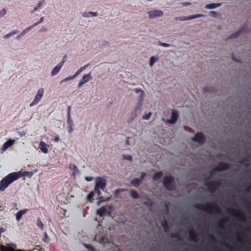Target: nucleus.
<instances>
[{
	"mask_svg": "<svg viewBox=\"0 0 251 251\" xmlns=\"http://www.w3.org/2000/svg\"><path fill=\"white\" fill-rule=\"evenodd\" d=\"M31 174V172L26 171H19L18 172L10 173L7 176L3 177L0 181V191H4L9 184L20 177L27 176L28 175Z\"/></svg>",
	"mask_w": 251,
	"mask_h": 251,
	"instance_id": "1",
	"label": "nucleus"
},
{
	"mask_svg": "<svg viewBox=\"0 0 251 251\" xmlns=\"http://www.w3.org/2000/svg\"><path fill=\"white\" fill-rule=\"evenodd\" d=\"M196 209L206 211L208 213L221 214L222 211L220 207L215 203L202 204L196 203L194 205Z\"/></svg>",
	"mask_w": 251,
	"mask_h": 251,
	"instance_id": "2",
	"label": "nucleus"
},
{
	"mask_svg": "<svg viewBox=\"0 0 251 251\" xmlns=\"http://www.w3.org/2000/svg\"><path fill=\"white\" fill-rule=\"evenodd\" d=\"M163 186L168 190H174L176 186L174 182V177L171 176H165L163 180Z\"/></svg>",
	"mask_w": 251,
	"mask_h": 251,
	"instance_id": "3",
	"label": "nucleus"
},
{
	"mask_svg": "<svg viewBox=\"0 0 251 251\" xmlns=\"http://www.w3.org/2000/svg\"><path fill=\"white\" fill-rule=\"evenodd\" d=\"M221 184V180H214L209 182H205L204 183V185L207 188L208 191L212 193L215 192Z\"/></svg>",
	"mask_w": 251,
	"mask_h": 251,
	"instance_id": "4",
	"label": "nucleus"
},
{
	"mask_svg": "<svg viewBox=\"0 0 251 251\" xmlns=\"http://www.w3.org/2000/svg\"><path fill=\"white\" fill-rule=\"evenodd\" d=\"M106 180L104 178L102 177H96L95 187L104 190L106 186Z\"/></svg>",
	"mask_w": 251,
	"mask_h": 251,
	"instance_id": "5",
	"label": "nucleus"
},
{
	"mask_svg": "<svg viewBox=\"0 0 251 251\" xmlns=\"http://www.w3.org/2000/svg\"><path fill=\"white\" fill-rule=\"evenodd\" d=\"M44 92V90L43 88H41L38 90V92L35 95L34 100H33L32 102L30 104V107L37 104L40 101L42 97L43 96Z\"/></svg>",
	"mask_w": 251,
	"mask_h": 251,
	"instance_id": "6",
	"label": "nucleus"
},
{
	"mask_svg": "<svg viewBox=\"0 0 251 251\" xmlns=\"http://www.w3.org/2000/svg\"><path fill=\"white\" fill-rule=\"evenodd\" d=\"M230 165L227 163L221 162L218 163L217 166L214 169V172H222L227 170L229 169Z\"/></svg>",
	"mask_w": 251,
	"mask_h": 251,
	"instance_id": "7",
	"label": "nucleus"
},
{
	"mask_svg": "<svg viewBox=\"0 0 251 251\" xmlns=\"http://www.w3.org/2000/svg\"><path fill=\"white\" fill-rule=\"evenodd\" d=\"M192 140L201 145L205 142V137L202 132H198L192 138Z\"/></svg>",
	"mask_w": 251,
	"mask_h": 251,
	"instance_id": "8",
	"label": "nucleus"
},
{
	"mask_svg": "<svg viewBox=\"0 0 251 251\" xmlns=\"http://www.w3.org/2000/svg\"><path fill=\"white\" fill-rule=\"evenodd\" d=\"M204 16V15L202 14H197V15H191L188 17H185V16H181L179 17H176L175 18V20L176 21H187V20H192L195 18L202 17Z\"/></svg>",
	"mask_w": 251,
	"mask_h": 251,
	"instance_id": "9",
	"label": "nucleus"
},
{
	"mask_svg": "<svg viewBox=\"0 0 251 251\" xmlns=\"http://www.w3.org/2000/svg\"><path fill=\"white\" fill-rule=\"evenodd\" d=\"M92 78V77L91 73L84 75L78 84V87L80 88L83 84L88 82Z\"/></svg>",
	"mask_w": 251,
	"mask_h": 251,
	"instance_id": "10",
	"label": "nucleus"
},
{
	"mask_svg": "<svg viewBox=\"0 0 251 251\" xmlns=\"http://www.w3.org/2000/svg\"><path fill=\"white\" fill-rule=\"evenodd\" d=\"M100 189L98 188H97V187H95L94 191H93L94 192V194L96 193L97 194V195L99 196V198H98L99 200V201L98 202L99 204L100 203L107 201L110 200V198H104V197L101 196H100L101 192L100 191Z\"/></svg>",
	"mask_w": 251,
	"mask_h": 251,
	"instance_id": "11",
	"label": "nucleus"
},
{
	"mask_svg": "<svg viewBox=\"0 0 251 251\" xmlns=\"http://www.w3.org/2000/svg\"><path fill=\"white\" fill-rule=\"evenodd\" d=\"M148 14L150 18H154L162 16L163 15V12L160 10H154L148 12Z\"/></svg>",
	"mask_w": 251,
	"mask_h": 251,
	"instance_id": "12",
	"label": "nucleus"
},
{
	"mask_svg": "<svg viewBox=\"0 0 251 251\" xmlns=\"http://www.w3.org/2000/svg\"><path fill=\"white\" fill-rule=\"evenodd\" d=\"M64 63V61H61L59 62L54 68L52 69L51 72V75L52 76L57 75L61 70L62 66Z\"/></svg>",
	"mask_w": 251,
	"mask_h": 251,
	"instance_id": "13",
	"label": "nucleus"
},
{
	"mask_svg": "<svg viewBox=\"0 0 251 251\" xmlns=\"http://www.w3.org/2000/svg\"><path fill=\"white\" fill-rule=\"evenodd\" d=\"M229 212L231 215L238 218L241 221H245L246 220L245 216L239 212H237L235 210H229Z\"/></svg>",
	"mask_w": 251,
	"mask_h": 251,
	"instance_id": "14",
	"label": "nucleus"
},
{
	"mask_svg": "<svg viewBox=\"0 0 251 251\" xmlns=\"http://www.w3.org/2000/svg\"><path fill=\"white\" fill-rule=\"evenodd\" d=\"M178 118V114L177 112L175 110H173L171 114V118L167 121L168 123L171 124H174L176 123Z\"/></svg>",
	"mask_w": 251,
	"mask_h": 251,
	"instance_id": "15",
	"label": "nucleus"
},
{
	"mask_svg": "<svg viewBox=\"0 0 251 251\" xmlns=\"http://www.w3.org/2000/svg\"><path fill=\"white\" fill-rule=\"evenodd\" d=\"M141 106L142 103L140 102L136 106L135 108L131 113V119L128 121V123L131 122L133 120V119L137 116L138 112L140 111L141 108Z\"/></svg>",
	"mask_w": 251,
	"mask_h": 251,
	"instance_id": "16",
	"label": "nucleus"
},
{
	"mask_svg": "<svg viewBox=\"0 0 251 251\" xmlns=\"http://www.w3.org/2000/svg\"><path fill=\"white\" fill-rule=\"evenodd\" d=\"M48 145L43 141H41L39 144V148L44 153L48 152Z\"/></svg>",
	"mask_w": 251,
	"mask_h": 251,
	"instance_id": "17",
	"label": "nucleus"
},
{
	"mask_svg": "<svg viewBox=\"0 0 251 251\" xmlns=\"http://www.w3.org/2000/svg\"><path fill=\"white\" fill-rule=\"evenodd\" d=\"M189 236L190 239L194 242H197V234L196 233L194 229H191L189 232Z\"/></svg>",
	"mask_w": 251,
	"mask_h": 251,
	"instance_id": "18",
	"label": "nucleus"
},
{
	"mask_svg": "<svg viewBox=\"0 0 251 251\" xmlns=\"http://www.w3.org/2000/svg\"><path fill=\"white\" fill-rule=\"evenodd\" d=\"M14 142H15V140H12V139L8 140L3 145V146L2 148V150L3 151H5L7 149H8V148L12 146L13 145V144L14 143Z\"/></svg>",
	"mask_w": 251,
	"mask_h": 251,
	"instance_id": "19",
	"label": "nucleus"
},
{
	"mask_svg": "<svg viewBox=\"0 0 251 251\" xmlns=\"http://www.w3.org/2000/svg\"><path fill=\"white\" fill-rule=\"evenodd\" d=\"M28 211V209H25L21 210H20L18 211L16 215V219L17 221H19L22 217L23 215L25 214L27 211Z\"/></svg>",
	"mask_w": 251,
	"mask_h": 251,
	"instance_id": "20",
	"label": "nucleus"
},
{
	"mask_svg": "<svg viewBox=\"0 0 251 251\" xmlns=\"http://www.w3.org/2000/svg\"><path fill=\"white\" fill-rule=\"evenodd\" d=\"M106 212L105 208L104 207H101L97 210V214L102 217Z\"/></svg>",
	"mask_w": 251,
	"mask_h": 251,
	"instance_id": "21",
	"label": "nucleus"
},
{
	"mask_svg": "<svg viewBox=\"0 0 251 251\" xmlns=\"http://www.w3.org/2000/svg\"><path fill=\"white\" fill-rule=\"evenodd\" d=\"M221 5V3H210L208 4H206L205 6V8L206 9H214L216 7H219Z\"/></svg>",
	"mask_w": 251,
	"mask_h": 251,
	"instance_id": "22",
	"label": "nucleus"
},
{
	"mask_svg": "<svg viewBox=\"0 0 251 251\" xmlns=\"http://www.w3.org/2000/svg\"><path fill=\"white\" fill-rule=\"evenodd\" d=\"M141 182V179L138 178L132 179L131 181V184L135 187H138Z\"/></svg>",
	"mask_w": 251,
	"mask_h": 251,
	"instance_id": "23",
	"label": "nucleus"
},
{
	"mask_svg": "<svg viewBox=\"0 0 251 251\" xmlns=\"http://www.w3.org/2000/svg\"><path fill=\"white\" fill-rule=\"evenodd\" d=\"M163 176V173L162 172H159L155 173L153 176L152 178L154 180H158L161 179Z\"/></svg>",
	"mask_w": 251,
	"mask_h": 251,
	"instance_id": "24",
	"label": "nucleus"
},
{
	"mask_svg": "<svg viewBox=\"0 0 251 251\" xmlns=\"http://www.w3.org/2000/svg\"><path fill=\"white\" fill-rule=\"evenodd\" d=\"M161 225L164 229V232H166L169 230V225L166 220H164L161 223Z\"/></svg>",
	"mask_w": 251,
	"mask_h": 251,
	"instance_id": "25",
	"label": "nucleus"
},
{
	"mask_svg": "<svg viewBox=\"0 0 251 251\" xmlns=\"http://www.w3.org/2000/svg\"><path fill=\"white\" fill-rule=\"evenodd\" d=\"M89 66V64L85 65L81 68H80L74 74V76L76 77L80 73H81L84 69L87 68L88 66Z\"/></svg>",
	"mask_w": 251,
	"mask_h": 251,
	"instance_id": "26",
	"label": "nucleus"
},
{
	"mask_svg": "<svg viewBox=\"0 0 251 251\" xmlns=\"http://www.w3.org/2000/svg\"><path fill=\"white\" fill-rule=\"evenodd\" d=\"M69 169L72 171H73L74 172L73 173V175H75L76 172L77 171V168L75 165L71 164L69 165Z\"/></svg>",
	"mask_w": 251,
	"mask_h": 251,
	"instance_id": "27",
	"label": "nucleus"
},
{
	"mask_svg": "<svg viewBox=\"0 0 251 251\" xmlns=\"http://www.w3.org/2000/svg\"><path fill=\"white\" fill-rule=\"evenodd\" d=\"M18 31L17 30H14V31L9 33L8 34L5 35L3 37L4 39H8L11 36L18 33Z\"/></svg>",
	"mask_w": 251,
	"mask_h": 251,
	"instance_id": "28",
	"label": "nucleus"
},
{
	"mask_svg": "<svg viewBox=\"0 0 251 251\" xmlns=\"http://www.w3.org/2000/svg\"><path fill=\"white\" fill-rule=\"evenodd\" d=\"M130 196L131 197L135 199L138 198V194L135 190H131L130 191Z\"/></svg>",
	"mask_w": 251,
	"mask_h": 251,
	"instance_id": "29",
	"label": "nucleus"
},
{
	"mask_svg": "<svg viewBox=\"0 0 251 251\" xmlns=\"http://www.w3.org/2000/svg\"><path fill=\"white\" fill-rule=\"evenodd\" d=\"M242 32V29H240L238 31H237L236 33H233L228 38H236L238 37V36L240 34V33Z\"/></svg>",
	"mask_w": 251,
	"mask_h": 251,
	"instance_id": "30",
	"label": "nucleus"
},
{
	"mask_svg": "<svg viewBox=\"0 0 251 251\" xmlns=\"http://www.w3.org/2000/svg\"><path fill=\"white\" fill-rule=\"evenodd\" d=\"M95 194H94V192H91L87 196V200L90 201V202H92L94 199H93V197L94 196Z\"/></svg>",
	"mask_w": 251,
	"mask_h": 251,
	"instance_id": "31",
	"label": "nucleus"
},
{
	"mask_svg": "<svg viewBox=\"0 0 251 251\" xmlns=\"http://www.w3.org/2000/svg\"><path fill=\"white\" fill-rule=\"evenodd\" d=\"M37 226L38 227H39L41 229H43L44 224L40 219H37Z\"/></svg>",
	"mask_w": 251,
	"mask_h": 251,
	"instance_id": "32",
	"label": "nucleus"
},
{
	"mask_svg": "<svg viewBox=\"0 0 251 251\" xmlns=\"http://www.w3.org/2000/svg\"><path fill=\"white\" fill-rule=\"evenodd\" d=\"M170 236H171V238H176L178 240H181V239L180 238V236L177 233H173L171 234Z\"/></svg>",
	"mask_w": 251,
	"mask_h": 251,
	"instance_id": "33",
	"label": "nucleus"
},
{
	"mask_svg": "<svg viewBox=\"0 0 251 251\" xmlns=\"http://www.w3.org/2000/svg\"><path fill=\"white\" fill-rule=\"evenodd\" d=\"M227 219H224L218 222V226L220 227L223 228L224 227V224L226 222Z\"/></svg>",
	"mask_w": 251,
	"mask_h": 251,
	"instance_id": "34",
	"label": "nucleus"
},
{
	"mask_svg": "<svg viewBox=\"0 0 251 251\" xmlns=\"http://www.w3.org/2000/svg\"><path fill=\"white\" fill-rule=\"evenodd\" d=\"M84 246L88 249L89 251H96L95 249L90 245L84 244Z\"/></svg>",
	"mask_w": 251,
	"mask_h": 251,
	"instance_id": "35",
	"label": "nucleus"
},
{
	"mask_svg": "<svg viewBox=\"0 0 251 251\" xmlns=\"http://www.w3.org/2000/svg\"><path fill=\"white\" fill-rule=\"evenodd\" d=\"M156 58L154 56H151L150 60V65L152 66L155 63Z\"/></svg>",
	"mask_w": 251,
	"mask_h": 251,
	"instance_id": "36",
	"label": "nucleus"
},
{
	"mask_svg": "<svg viewBox=\"0 0 251 251\" xmlns=\"http://www.w3.org/2000/svg\"><path fill=\"white\" fill-rule=\"evenodd\" d=\"M75 78V76H74V75H72V76H69L67 77L66 78H64V79H63L61 81V83L63 82L71 80L72 79H73Z\"/></svg>",
	"mask_w": 251,
	"mask_h": 251,
	"instance_id": "37",
	"label": "nucleus"
},
{
	"mask_svg": "<svg viewBox=\"0 0 251 251\" xmlns=\"http://www.w3.org/2000/svg\"><path fill=\"white\" fill-rule=\"evenodd\" d=\"M67 123L69 125V126H73V122L71 120V116H70V117H67Z\"/></svg>",
	"mask_w": 251,
	"mask_h": 251,
	"instance_id": "38",
	"label": "nucleus"
},
{
	"mask_svg": "<svg viewBox=\"0 0 251 251\" xmlns=\"http://www.w3.org/2000/svg\"><path fill=\"white\" fill-rule=\"evenodd\" d=\"M50 239L48 236V234L46 232H45L44 233V238L43 241L45 242H49Z\"/></svg>",
	"mask_w": 251,
	"mask_h": 251,
	"instance_id": "39",
	"label": "nucleus"
},
{
	"mask_svg": "<svg viewBox=\"0 0 251 251\" xmlns=\"http://www.w3.org/2000/svg\"><path fill=\"white\" fill-rule=\"evenodd\" d=\"M151 115V113L150 112L143 116V119L144 120H149Z\"/></svg>",
	"mask_w": 251,
	"mask_h": 251,
	"instance_id": "40",
	"label": "nucleus"
},
{
	"mask_svg": "<svg viewBox=\"0 0 251 251\" xmlns=\"http://www.w3.org/2000/svg\"><path fill=\"white\" fill-rule=\"evenodd\" d=\"M36 26V25H34V24H33V25H31L29 26V27L26 28L25 30H24V32H28L30 29H31L32 28H33L34 27Z\"/></svg>",
	"mask_w": 251,
	"mask_h": 251,
	"instance_id": "41",
	"label": "nucleus"
},
{
	"mask_svg": "<svg viewBox=\"0 0 251 251\" xmlns=\"http://www.w3.org/2000/svg\"><path fill=\"white\" fill-rule=\"evenodd\" d=\"M123 158L125 160H132V156L131 155H123Z\"/></svg>",
	"mask_w": 251,
	"mask_h": 251,
	"instance_id": "42",
	"label": "nucleus"
},
{
	"mask_svg": "<svg viewBox=\"0 0 251 251\" xmlns=\"http://www.w3.org/2000/svg\"><path fill=\"white\" fill-rule=\"evenodd\" d=\"M209 15L212 17H216L217 15V13L215 11H211L209 12Z\"/></svg>",
	"mask_w": 251,
	"mask_h": 251,
	"instance_id": "43",
	"label": "nucleus"
},
{
	"mask_svg": "<svg viewBox=\"0 0 251 251\" xmlns=\"http://www.w3.org/2000/svg\"><path fill=\"white\" fill-rule=\"evenodd\" d=\"M90 13H91V11L88 12H84L82 14V16L84 17H91V15Z\"/></svg>",
	"mask_w": 251,
	"mask_h": 251,
	"instance_id": "44",
	"label": "nucleus"
},
{
	"mask_svg": "<svg viewBox=\"0 0 251 251\" xmlns=\"http://www.w3.org/2000/svg\"><path fill=\"white\" fill-rule=\"evenodd\" d=\"M44 17H42L38 22L34 23V25L36 26V25H38L39 24H41V23H42L44 21Z\"/></svg>",
	"mask_w": 251,
	"mask_h": 251,
	"instance_id": "45",
	"label": "nucleus"
},
{
	"mask_svg": "<svg viewBox=\"0 0 251 251\" xmlns=\"http://www.w3.org/2000/svg\"><path fill=\"white\" fill-rule=\"evenodd\" d=\"M45 3V0H42L39 2L37 6L39 8H40Z\"/></svg>",
	"mask_w": 251,
	"mask_h": 251,
	"instance_id": "46",
	"label": "nucleus"
},
{
	"mask_svg": "<svg viewBox=\"0 0 251 251\" xmlns=\"http://www.w3.org/2000/svg\"><path fill=\"white\" fill-rule=\"evenodd\" d=\"M71 106H68L67 107V117H70V116H71Z\"/></svg>",
	"mask_w": 251,
	"mask_h": 251,
	"instance_id": "47",
	"label": "nucleus"
},
{
	"mask_svg": "<svg viewBox=\"0 0 251 251\" xmlns=\"http://www.w3.org/2000/svg\"><path fill=\"white\" fill-rule=\"evenodd\" d=\"M144 205H146L149 206H151L152 205V201L150 200L149 201L144 202Z\"/></svg>",
	"mask_w": 251,
	"mask_h": 251,
	"instance_id": "48",
	"label": "nucleus"
},
{
	"mask_svg": "<svg viewBox=\"0 0 251 251\" xmlns=\"http://www.w3.org/2000/svg\"><path fill=\"white\" fill-rule=\"evenodd\" d=\"M6 14V10L5 9H3L2 10L0 11V17H2L5 15Z\"/></svg>",
	"mask_w": 251,
	"mask_h": 251,
	"instance_id": "49",
	"label": "nucleus"
},
{
	"mask_svg": "<svg viewBox=\"0 0 251 251\" xmlns=\"http://www.w3.org/2000/svg\"><path fill=\"white\" fill-rule=\"evenodd\" d=\"M146 175V173H144V172H143L141 174L140 178L139 179H141V181H142L143 179L145 177Z\"/></svg>",
	"mask_w": 251,
	"mask_h": 251,
	"instance_id": "50",
	"label": "nucleus"
},
{
	"mask_svg": "<svg viewBox=\"0 0 251 251\" xmlns=\"http://www.w3.org/2000/svg\"><path fill=\"white\" fill-rule=\"evenodd\" d=\"M159 45L161 46H163L164 47H170V45L167 43H159Z\"/></svg>",
	"mask_w": 251,
	"mask_h": 251,
	"instance_id": "51",
	"label": "nucleus"
},
{
	"mask_svg": "<svg viewBox=\"0 0 251 251\" xmlns=\"http://www.w3.org/2000/svg\"><path fill=\"white\" fill-rule=\"evenodd\" d=\"M85 179L87 181H91L93 179L92 177L86 176L85 177Z\"/></svg>",
	"mask_w": 251,
	"mask_h": 251,
	"instance_id": "52",
	"label": "nucleus"
},
{
	"mask_svg": "<svg viewBox=\"0 0 251 251\" xmlns=\"http://www.w3.org/2000/svg\"><path fill=\"white\" fill-rule=\"evenodd\" d=\"M209 238L211 241H212V242L215 241V238L214 237V236L213 235H209Z\"/></svg>",
	"mask_w": 251,
	"mask_h": 251,
	"instance_id": "53",
	"label": "nucleus"
},
{
	"mask_svg": "<svg viewBox=\"0 0 251 251\" xmlns=\"http://www.w3.org/2000/svg\"><path fill=\"white\" fill-rule=\"evenodd\" d=\"M90 14L91 15V17H95L98 16V13L97 12H91Z\"/></svg>",
	"mask_w": 251,
	"mask_h": 251,
	"instance_id": "54",
	"label": "nucleus"
},
{
	"mask_svg": "<svg viewBox=\"0 0 251 251\" xmlns=\"http://www.w3.org/2000/svg\"><path fill=\"white\" fill-rule=\"evenodd\" d=\"M47 31V28H45V27H42V28H41L39 30V32H44V31Z\"/></svg>",
	"mask_w": 251,
	"mask_h": 251,
	"instance_id": "55",
	"label": "nucleus"
},
{
	"mask_svg": "<svg viewBox=\"0 0 251 251\" xmlns=\"http://www.w3.org/2000/svg\"><path fill=\"white\" fill-rule=\"evenodd\" d=\"M38 9H39V8L36 6V7H35L34 8L33 10L31 11V13H34L35 11H37Z\"/></svg>",
	"mask_w": 251,
	"mask_h": 251,
	"instance_id": "56",
	"label": "nucleus"
},
{
	"mask_svg": "<svg viewBox=\"0 0 251 251\" xmlns=\"http://www.w3.org/2000/svg\"><path fill=\"white\" fill-rule=\"evenodd\" d=\"M59 140V138L58 137H55L54 138V140L53 141L55 142H58Z\"/></svg>",
	"mask_w": 251,
	"mask_h": 251,
	"instance_id": "57",
	"label": "nucleus"
},
{
	"mask_svg": "<svg viewBox=\"0 0 251 251\" xmlns=\"http://www.w3.org/2000/svg\"><path fill=\"white\" fill-rule=\"evenodd\" d=\"M25 135V131H23L20 133V135L21 137L24 136Z\"/></svg>",
	"mask_w": 251,
	"mask_h": 251,
	"instance_id": "58",
	"label": "nucleus"
},
{
	"mask_svg": "<svg viewBox=\"0 0 251 251\" xmlns=\"http://www.w3.org/2000/svg\"><path fill=\"white\" fill-rule=\"evenodd\" d=\"M69 130H68L69 132L71 133L73 131V126H69Z\"/></svg>",
	"mask_w": 251,
	"mask_h": 251,
	"instance_id": "59",
	"label": "nucleus"
},
{
	"mask_svg": "<svg viewBox=\"0 0 251 251\" xmlns=\"http://www.w3.org/2000/svg\"><path fill=\"white\" fill-rule=\"evenodd\" d=\"M191 4V3L190 2H184L182 3V5L183 6H187V5H190Z\"/></svg>",
	"mask_w": 251,
	"mask_h": 251,
	"instance_id": "60",
	"label": "nucleus"
},
{
	"mask_svg": "<svg viewBox=\"0 0 251 251\" xmlns=\"http://www.w3.org/2000/svg\"><path fill=\"white\" fill-rule=\"evenodd\" d=\"M26 32H24V30L18 36V38H19V36H23L25 33H26Z\"/></svg>",
	"mask_w": 251,
	"mask_h": 251,
	"instance_id": "61",
	"label": "nucleus"
},
{
	"mask_svg": "<svg viewBox=\"0 0 251 251\" xmlns=\"http://www.w3.org/2000/svg\"><path fill=\"white\" fill-rule=\"evenodd\" d=\"M232 59L233 60L236 61V62H239V60L238 59H236L233 56H232Z\"/></svg>",
	"mask_w": 251,
	"mask_h": 251,
	"instance_id": "62",
	"label": "nucleus"
},
{
	"mask_svg": "<svg viewBox=\"0 0 251 251\" xmlns=\"http://www.w3.org/2000/svg\"><path fill=\"white\" fill-rule=\"evenodd\" d=\"M66 57V55L64 56V57H63V59H62V61H64V63H65V61H66V59H65Z\"/></svg>",
	"mask_w": 251,
	"mask_h": 251,
	"instance_id": "63",
	"label": "nucleus"
},
{
	"mask_svg": "<svg viewBox=\"0 0 251 251\" xmlns=\"http://www.w3.org/2000/svg\"><path fill=\"white\" fill-rule=\"evenodd\" d=\"M204 91H207V92H208V91H209V90H208V88H206V87H205V88L204 89Z\"/></svg>",
	"mask_w": 251,
	"mask_h": 251,
	"instance_id": "64",
	"label": "nucleus"
}]
</instances>
